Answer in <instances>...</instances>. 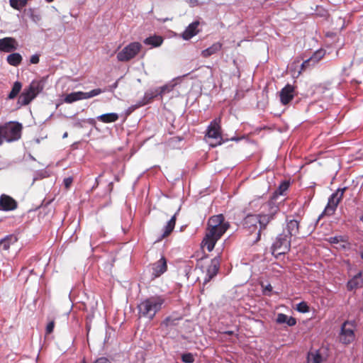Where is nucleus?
<instances>
[{
  "mask_svg": "<svg viewBox=\"0 0 363 363\" xmlns=\"http://www.w3.org/2000/svg\"><path fill=\"white\" fill-rule=\"evenodd\" d=\"M229 226V223L225 221L223 214L211 216L207 223L206 232L201 242V247H206L208 252H211Z\"/></svg>",
  "mask_w": 363,
  "mask_h": 363,
  "instance_id": "obj_1",
  "label": "nucleus"
},
{
  "mask_svg": "<svg viewBox=\"0 0 363 363\" xmlns=\"http://www.w3.org/2000/svg\"><path fill=\"white\" fill-rule=\"evenodd\" d=\"M164 303V298L160 296H150L141 301L138 305L140 317L152 320Z\"/></svg>",
  "mask_w": 363,
  "mask_h": 363,
  "instance_id": "obj_2",
  "label": "nucleus"
},
{
  "mask_svg": "<svg viewBox=\"0 0 363 363\" xmlns=\"http://www.w3.org/2000/svg\"><path fill=\"white\" fill-rule=\"evenodd\" d=\"M22 124L17 121H10L0 125V145L4 140L8 143L16 141L21 138Z\"/></svg>",
  "mask_w": 363,
  "mask_h": 363,
  "instance_id": "obj_3",
  "label": "nucleus"
},
{
  "mask_svg": "<svg viewBox=\"0 0 363 363\" xmlns=\"http://www.w3.org/2000/svg\"><path fill=\"white\" fill-rule=\"evenodd\" d=\"M206 136H207L208 138L216 140V142L214 143H210V146H211L212 147L220 145L228 140L237 142L240 140V138L238 137H233L230 139H224L223 137L221 135L220 126L219 124V121L217 119H215L211 122V123L208 126Z\"/></svg>",
  "mask_w": 363,
  "mask_h": 363,
  "instance_id": "obj_4",
  "label": "nucleus"
},
{
  "mask_svg": "<svg viewBox=\"0 0 363 363\" xmlns=\"http://www.w3.org/2000/svg\"><path fill=\"white\" fill-rule=\"evenodd\" d=\"M43 87L40 82L33 81L26 87L18 99V107L26 106L42 91Z\"/></svg>",
  "mask_w": 363,
  "mask_h": 363,
  "instance_id": "obj_5",
  "label": "nucleus"
},
{
  "mask_svg": "<svg viewBox=\"0 0 363 363\" xmlns=\"http://www.w3.org/2000/svg\"><path fill=\"white\" fill-rule=\"evenodd\" d=\"M268 212L257 215L259 217V229L257 232V237L256 238V241H258L260 239V233L261 231L264 230L267 228V225L273 220L275 219L276 216L279 212V208L277 205L274 204L272 201H269L267 203Z\"/></svg>",
  "mask_w": 363,
  "mask_h": 363,
  "instance_id": "obj_6",
  "label": "nucleus"
},
{
  "mask_svg": "<svg viewBox=\"0 0 363 363\" xmlns=\"http://www.w3.org/2000/svg\"><path fill=\"white\" fill-rule=\"evenodd\" d=\"M347 189V187L346 186L343 188H338L334 193H333L330 196V197L328 198L327 206H325L323 212L318 218L316 222H318V220L323 216V213H325L328 216H331L335 213Z\"/></svg>",
  "mask_w": 363,
  "mask_h": 363,
  "instance_id": "obj_7",
  "label": "nucleus"
},
{
  "mask_svg": "<svg viewBox=\"0 0 363 363\" xmlns=\"http://www.w3.org/2000/svg\"><path fill=\"white\" fill-rule=\"evenodd\" d=\"M347 189V187L346 186L343 188H338L334 193H333L330 196V197L328 198L327 206H325L323 212L318 218L316 222H318V220L323 216V213H325L328 216H331L335 213Z\"/></svg>",
  "mask_w": 363,
  "mask_h": 363,
  "instance_id": "obj_8",
  "label": "nucleus"
},
{
  "mask_svg": "<svg viewBox=\"0 0 363 363\" xmlns=\"http://www.w3.org/2000/svg\"><path fill=\"white\" fill-rule=\"evenodd\" d=\"M355 327L354 321L345 320L340 328L339 342L345 345L351 344L355 339Z\"/></svg>",
  "mask_w": 363,
  "mask_h": 363,
  "instance_id": "obj_9",
  "label": "nucleus"
},
{
  "mask_svg": "<svg viewBox=\"0 0 363 363\" xmlns=\"http://www.w3.org/2000/svg\"><path fill=\"white\" fill-rule=\"evenodd\" d=\"M291 237L284 230L279 234L272 245V254L284 255L290 250Z\"/></svg>",
  "mask_w": 363,
  "mask_h": 363,
  "instance_id": "obj_10",
  "label": "nucleus"
},
{
  "mask_svg": "<svg viewBox=\"0 0 363 363\" xmlns=\"http://www.w3.org/2000/svg\"><path fill=\"white\" fill-rule=\"evenodd\" d=\"M142 48V45L138 42H133L123 48L117 54V60L119 62H128L134 58Z\"/></svg>",
  "mask_w": 363,
  "mask_h": 363,
  "instance_id": "obj_11",
  "label": "nucleus"
},
{
  "mask_svg": "<svg viewBox=\"0 0 363 363\" xmlns=\"http://www.w3.org/2000/svg\"><path fill=\"white\" fill-rule=\"evenodd\" d=\"M220 269V259L219 256L213 258L211 264L207 268L206 274L203 280V286L207 284L213 278H214Z\"/></svg>",
  "mask_w": 363,
  "mask_h": 363,
  "instance_id": "obj_12",
  "label": "nucleus"
},
{
  "mask_svg": "<svg viewBox=\"0 0 363 363\" xmlns=\"http://www.w3.org/2000/svg\"><path fill=\"white\" fill-rule=\"evenodd\" d=\"M18 203L15 199L6 194L0 196V211H10L17 208Z\"/></svg>",
  "mask_w": 363,
  "mask_h": 363,
  "instance_id": "obj_13",
  "label": "nucleus"
},
{
  "mask_svg": "<svg viewBox=\"0 0 363 363\" xmlns=\"http://www.w3.org/2000/svg\"><path fill=\"white\" fill-rule=\"evenodd\" d=\"M167 269V259L164 256L152 264V276L157 278L163 274Z\"/></svg>",
  "mask_w": 363,
  "mask_h": 363,
  "instance_id": "obj_14",
  "label": "nucleus"
},
{
  "mask_svg": "<svg viewBox=\"0 0 363 363\" xmlns=\"http://www.w3.org/2000/svg\"><path fill=\"white\" fill-rule=\"evenodd\" d=\"M17 42L16 39L11 37H6L0 39V51L4 52H11L17 49Z\"/></svg>",
  "mask_w": 363,
  "mask_h": 363,
  "instance_id": "obj_15",
  "label": "nucleus"
},
{
  "mask_svg": "<svg viewBox=\"0 0 363 363\" xmlns=\"http://www.w3.org/2000/svg\"><path fill=\"white\" fill-rule=\"evenodd\" d=\"M188 74H186L182 76H180V77H175L172 81H170L169 83H167L162 86L157 87L156 89L157 90V92L160 93V96H162V95L172 91L174 89V88L175 87V86L178 83H180L182 82V79L184 77H186Z\"/></svg>",
  "mask_w": 363,
  "mask_h": 363,
  "instance_id": "obj_16",
  "label": "nucleus"
},
{
  "mask_svg": "<svg viewBox=\"0 0 363 363\" xmlns=\"http://www.w3.org/2000/svg\"><path fill=\"white\" fill-rule=\"evenodd\" d=\"M294 86L287 84L280 91L279 96L280 101L283 105L288 104L290 101L294 98Z\"/></svg>",
  "mask_w": 363,
  "mask_h": 363,
  "instance_id": "obj_17",
  "label": "nucleus"
},
{
  "mask_svg": "<svg viewBox=\"0 0 363 363\" xmlns=\"http://www.w3.org/2000/svg\"><path fill=\"white\" fill-rule=\"evenodd\" d=\"M259 217L257 215L249 214L243 220L242 225L245 228L248 229L250 233L254 232L257 228Z\"/></svg>",
  "mask_w": 363,
  "mask_h": 363,
  "instance_id": "obj_18",
  "label": "nucleus"
},
{
  "mask_svg": "<svg viewBox=\"0 0 363 363\" xmlns=\"http://www.w3.org/2000/svg\"><path fill=\"white\" fill-rule=\"evenodd\" d=\"M199 25V22L198 21H195L191 23L182 33V38L184 40H189L192 38L194 36L197 35L199 32L198 29V26Z\"/></svg>",
  "mask_w": 363,
  "mask_h": 363,
  "instance_id": "obj_19",
  "label": "nucleus"
},
{
  "mask_svg": "<svg viewBox=\"0 0 363 363\" xmlns=\"http://www.w3.org/2000/svg\"><path fill=\"white\" fill-rule=\"evenodd\" d=\"M286 230L289 237L296 236L299 232V222L296 219L286 218Z\"/></svg>",
  "mask_w": 363,
  "mask_h": 363,
  "instance_id": "obj_20",
  "label": "nucleus"
},
{
  "mask_svg": "<svg viewBox=\"0 0 363 363\" xmlns=\"http://www.w3.org/2000/svg\"><path fill=\"white\" fill-rule=\"evenodd\" d=\"M176 223V213L172 216L170 220L164 227L163 233L160 236L157 241H160L164 238L168 236L174 230Z\"/></svg>",
  "mask_w": 363,
  "mask_h": 363,
  "instance_id": "obj_21",
  "label": "nucleus"
},
{
  "mask_svg": "<svg viewBox=\"0 0 363 363\" xmlns=\"http://www.w3.org/2000/svg\"><path fill=\"white\" fill-rule=\"evenodd\" d=\"M18 241L16 235L11 234L6 235L0 240V246L4 250H8L11 245L15 244Z\"/></svg>",
  "mask_w": 363,
  "mask_h": 363,
  "instance_id": "obj_22",
  "label": "nucleus"
},
{
  "mask_svg": "<svg viewBox=\"0 0 363 363\" xmlns=\"http://www.w3.org/2000/svg\"><path fill=\"white\" fill-rule=\"evenodd\" d=\"M163 38L160 35H153L146 38L143 43L146 45H150L152 48L160 47L163 43Z\"/></svg>",
  "mask_w": 363,
  "mask_h": 363,
  "instance_id": "obj_23",
  "label": "nucleus"
},
{
  "mask_svg": "<svg viewBox=\"0 0 363 363\" xmlns=\"http://www.w3.org/2000/svg\"><path fill=\"white\" fill-rule=\"evenodd\" d=\"M321 54V52L318 53H315L313 56H311L310 58L304 60L301 65V69L302 71L306 70V69L315 65L322 57L323 55L318 56V55Z\"/></svg>",
  "mask_w": 363,
  "mask_h": 363,
  "instance_id": "obj_24",
  "label": "nucleus"
},
{
  "mask_svg": "<svg viewBox=\"0 0 363 363\" xmlns=\"http://www.w3.org/2000/svg\"><path fill=\"white\" fill-rule=\"evenodd\" d=\"M158 96H160V93L157 92L156 88L147 90L145 93L143 101L140 103L139 106H144L150 103L153 99Z\"/></svg>",
  "mask_w": 363,
  "mask_h": 363,
  "instance_id": "obj_25",
  "label": "nucleus"
},
{
  "mask_svg": "<svg viewBox=\"0 0 363 363\" xmlns=\"http://www.w3.org/2000/svg\"><path fill=\"white\" fill-rule=\"evenodd\" d=\"M222 48V45L220 43H215L211 46L202 50L201 56L203 57H208L216 52H218Z\"/></svg>",
  "mask_w": 363,
  "mask_h": 363,
  "instance_id": "obj_26",
  "label": "nucleus"
},
{
  "mask_svg": "<svg viewBox=\"0 0 363 363\" xmlns=\"http://www.w3.org/2000/svg\"><path fill=\"white\" fill-rule=\"evenodd\" d=\"M277 322L279 324L286 323L289 326H294L296 324V318L292 316L289 317L284 313H279L277 318Z\"/></svg>",
  "mask_w": 363,
  "mask_h": 363,
  "instance_id": "obj_27",
  "label": "nucleus"
},
{
  "mask_svg": "<svg viewBox=\"0 0 363 363\" xmlns=\"http://www.w3.org/2000/svg\"><path fill=\"white\" fill-rule=\"evenodd\" d=\"M97 119L106 123H113L118 119V115L116 113H107L99 116Z\"/></svg>",
  "mask_w": 363,
  "mask_h": 363,
  "instance_id": "obj_28",
  "label": "nucleus"
},
{
  "mask_svg": "<svg viewBox=\"0 0 363 363\" xmlns=\"http://www.w3.org/2000/svg\"><path fill=\"white\" fill-rule=\"evenodd\" d=\"M83 91H74L66 95L64 101L67 104H72L79 100L84 99Z\"/></svg>",
  "mask_w": 363,
  "mask_h": 363,
  "instance_id": "obj_29",
  "label": "nucleus"
},
{
  "mask_svg": "<svg viewBox=\"0 0 363 363\" xmlns=\"http://www.w3.org/2000/svg\"><path fill=\"white\" fill-rule=\"evenodd\" d=\"M22 56L18 52H14L7 56V62L12 66L16 67L19 65L22 62Z\"/></svg>",
  "mask_w": 363,
  "mask_h": 363,
  "instance_id": "obj_30",
  "label": "nucleus"
},
{
  "mask_svg": "<svg viewBox=\"0 0 363 363\" xmlns=\"http://www.w3.org/2000/svg\"><path fill=\"white\" fill-rule=\"evenodd\" d=\"M323 357L319 350L311 352L308 354V363H322Z\"/></svg>",
  "mask_w": 363,
  "mask_h": 363,
  "instance_id": "obj_31",
  "label": "nucleus"
},
{
  "mask_svg": "<svg viewBox=\"0 0 363 363\" xmlns=\"http://www.w3.org/2000/svg\"><path fill=\"white\" fill-rule=\"evenodd\" d=\"M362 280L356 279V278L352 277L347 282L346 286L347 291H352L362 287Z\"/></svg>",
  "mask_w": 363,
  "mask_h": 363,
  "instance_id": "obj_32",
  "label": "nucleus"
},
{
  "mask_svg": "<svg viewBox=\"0 0 363 363\" xmlns=\"http://www.w3.org/2000/svg\"><path fill=\"white\" fill-rule=\"evenodd\" d=\"M22 89L21 82L16 81L13 83L11 91L9 92L7 99H13L16 98L18 94L20 93Z\"/></svg>",
  "mask_w": 363,
  "mask_h": 363,
  "instance_id": "obj_33",
  "label": "nucleus"
},
{
  "mask_svg": "<svg viewBox=\"0 0 363 363\" xmlns=\"http://www.w3.org/2000/svg\"><path fill=\"white\" fill-rule=\"evenodd\" d=\"M28 0H9L10 6L18 11L21 10L27 4Z\"/></svg>",
  "mask_w": 363,
  "mask_h": 363,
  "instance_id": "obj_34",
  "label": "nucleus"
},
{
  "mask_svg": "<svg viewBox=\"0 0 363 363\" xmlns=\"http://www.w3.org/2000/svg\"><path fill=\"white\" fill-rule=\"evenodd\" d=\"M104 91H106L105 89H94L88 92H83V98L84 99H90L94 96H98Z\"/></svg>",
  "mask_w": 363,
  "mask_h": 363,
  "instance_id": "obj_35",
  "label": "nucleus"
},
{
  "mask_svg": "<svg viewBox=\"0 0 363 363\" xmlns=\"http://www.w3.org/2000/svg\"><path fill=\"white\" fill-rule=\"evenodd\" d=\"M289 186L290 183L289 181H282L274 194L279 195H284V192L289 189Z\"/></svg>",
  "mask_w": 363,
  "mask_h": 363,
  "instance_id": "obj_36",
  "label": "nucleus"
},
{
  "mask_svg": "<svg viewBox=\"0 0 363 363\" xmlns=\"http://www.w3.org/2000/svg\"><path fill=\"white\" fill-rule=\"evenodd\" d=\"M181 359L184 363H194L195 362L194 354L191 352L183 353Z\"/></svg>",
  "mask_w": 363,
  "mask_h": 363,
  "instance_id": "obj_37",
  "label": "nucleus"
},
{
  "mask_svg": "<svg viewBox=\"0 0 363 363\" xmlns=\"http://www.w3.org/2000/svg\"><path fill=\"white\" fill-rule=\"evenodd\" d=\"M296 310L299 313H306L309 311V306L305 301H301L296 305Z\"/></svg>",
  "mask_w": 363,
  "mask_h": 363,
  "instance_id": "obj_38",
  "label": "nucleus"
},
{
  "mask_svg": "<svg viewBox=\"0 0 363 363\" xmlns=\"http://www.w3.org/2000/svg\"><path fill=\"white\" fill-rule=\"evenodd\" d=\"M181 319L179 318H173L170 316L167 317L163 321V324L166 326H174L177 325L178 323V321Z\"/></svg>",
  "mask_w": 363,
  "mask_h": 363,
  "instance_id": "obj_39",
  "label": "nucleus"
},
{
  "mask_svg": "<svg viewBox=\"0 0 363 363\" xmlns=\"http://www.w3.org/2000/svg\"><path fill=\"white\" fill-rule=\"evenodd\" d=\"M262 288V294L264 296H271L272 293V286L270 284H267L266 286H264L263 284H261Z\"/></svg>",
  "mask_w": 363,
  "mask_h": 363,
  "instance_id": "obj_40",
  "label": "nucleus"
},
{
  "mask_svg": "<svg viewBox=\"0 0 363 363\" xmlns=\"http://www.w3.org/2000/svg\"><path fill=\"white\" fill-rule=\"evenodd\" d=\"M54 328H55V321L54 320L50 321L46 325V328H45L46 335H49V334L52 333L53 332Z\"/></svg>",
  "mask_w": 363,
  "mask_h": 363,
  "instance_id": "obj_41",
  "label": "nucleus"
},
{
  "mask_svg": "<svg viewBox=\"0 0 363 363\" xmlns=\"http://www.w3.org/2000/svg\"><path fill=\"white\" fill-rule=\"evenodd\" d=\"M85 120L84 119H77L73 122L72 125L75 128H82L84 127Z\"/></svg>",
  "mask_w": 363,
  "mask_h": 363,
  "instance_id": "obj_42",
  "label": "nucleus"
},
{
  "mask_svg": "<svg viewBox=\"0 0 363 363\" xmlns=\"http://www.w3.org/2000/svg\"><path fill=\"white\" fill-rule=\"evenodd\" d=\"M28 13L33 21L36 22L40 20V16L38 14H35L33 9H29Z\"/></svg>",
  "mask_w": 363,
  "mask_h": 363,
  "instance_id": "obj_43",
  "label": "nucleus"
},
{
  "mask_svg": "<svg viewBox=\"0 0 363 363\" xmlns=\"http://www.w3.org/2000/svg\"><path fill=\"white\" fill-rule=\"evenodd\" d=\"M342 241H343V238L341 235L330 237L329 238V242L332 244H337Z\"/></svg>",
  "mask_w": 363,
  "mask_h": 363,
  "instance_id": "obj_44",
  "label": "nucleus"
},
{
  "mask_svg": "<svg viewBox=\"0 0 363 363\" xmlns=\"http://www.w3.org/2000/svg\"><path fill=\"white\" fill-rule=\"evenodd\" d=\"M92 363H111V362L108 358H106L105 357H101L97 358Z\"/></svg>",
  "mask_w": 363,
  "mask_h": 363,
  "instance_id": "obj_45",
  "label": "nucleus"
},
{
  "mask_svg": "<svg viewBox=\"0 0 363 363\" xmlns=\"http://www.w3.org/2000/svg\"><path fill=\"white\" fill-rule=\"evenodd\" d=\"M40 61V55L34 54L30 57V62L31 64H38Z\"/></svg>",
  "mask_w": 363,
  "mask_h": 363,
  "instance_id": "obj_46",
  "label": "nucleus"
},
{
  "mask_svg": "<svg viewBox=\"0 0 363 363\" xmlns=\"http://www.w3.org/2000/svg\"><path fill=\"white\" fill-rule=\"evenodd\" d=\"M72 181H73V179L70 177L64 179L63 183H64L65 186L66 188H69L70 186V185L72 184Z\"/></svg>",
  "mask_w": 363,
  "mask_h": 363,
  "instance_id": "obj_47",
  "label": "nucleus"
},
{
  "mask_svg": "<svg viewBox=\"0 0 363 363\" xmlns=\"http://www.w3.org/2000/svg\"><path fill=\"white\" fill-rule=\"evenodd\" d=\"M118 81H119V79L116 80L113 84L108 86V87L106 90L108 91L113 92L118 87Z\"/></svg>",
  "mask_w": 363,
  "mask_h": 363,
  "instance_id": "obj_48",
  "label": "nucleus"
},
{
  "mask_svg": "<svg viewBox=\"0 0 363 363\" xmlns=\"http://www.w3.org/2000/svg\"><path fill=\"white\" fill-rule=\"evenodd\" d=\"M84 120H85V123H87L91 125H95V124H96V121L94 118H87V119H84Z\"/></svg>",
  "mask_w": 363,
  "mask_h": 363,
  "instance_id": "obj_49",
  "label": "nucleus"
},
{
  "mask_svg": "<svg viewBox=\"0 0 363 363\" xmlns=\"http://www.w3.org/2000/svg\"><path fill=\"white\" fill-rule=\"evenodd\" d=\"M354 278H356V279L361 280L362 277V272L359 271L357 274L353 276Z\"/></svg>",
  "mask_w": 363,
  "mask_h": 363,
  "instance_id": "obj_50",
  "label": "nucleus"
},
{
  "mask_svg": "<svg viewBox=\"0 0 363 363\" xmlns=\"http://www.w3.org/2000/svg\"><path fill=\"white\" fill-rule=\"evenodd\" d=\"M140 106L139 105L138 106H131V107H129L127 110V114H130L132 113L133 111H134L135 109V108Z\"/></svg>",
  "mask_w": 363,
  "mask_h": 363,
  "instance_id": "obj_51",
  "label": "nucleus"
},
{
  "mask_svg": "<svg viewBox=\"0 0 363 363\" xmlns=\"http://www.w3.org/2000/svg\"><path fill=\"white\" fill-rule=\"evenodd\" d=\"M223 334L228 335H234V331L233 330H225L223 332Z\"/></svg>",
  "mask_w": 363,
  "mask_h": 363,
  "instance_id": "obj_52",
  "label": "nucleus"
},
{
  "mask_svg": "<svg viewBox=\"0 0 363 363\" xmlns=\"http://www.w3.org/2000/svg\"><path fill=\"white\" fill-rule=\"evenodd\" d=\"M101 177V174H100L98 177L96 178L95 179V184L93 187H94L95 186H98L99 185V179Z\"/></svg>",
  "mask_w": 363,
  "mask_h": 363,
  "instance_id": "obj_53",
  "label": "nucleus"
},
{
  "mask_svg": "<svg viewBox=\"0 0 363 363\" xmlns=\"http://www.w3.org/2000/svg\"><path fill=\"white\" fill-rule=\"evenodd\" d=\"M108 188H109L110 191H112V189H113V182H112L108 184Z\"/></svg>",
  "mask_w": 363,
  "mask_h": 363,
  "instance_id": "obj_54",
  "label": "nucleus"
},
{
  "mask_svg": "<svg viewBox=\"0 0 363 363\" xmlns=\"http://www.w3.org/2000/svg\"><path fill=\"white\" fill-rule=\"evenodd\" d=\"M68 134L67 132H65L63 135H62V138H66L67 137Z\"/></svg>",
  "mask_w": 363,
  "mask_h": 363,
  "instance_id": "obj_55",
  "label": "nucleus"
},
{
  "mask_svg": "<svg viewBox=\"0 0 363 363\" xmlns=\"http://www.w3.org/2000/svg\"><path fill=\"white\" fill-rule=\"evenodd\" d=\"M115 180L118 182L119 181V177L118 176H116L115 177Z\"/></svg>",
  "mask_w": 363,
  "mask_h": 363,
  "instance_id": "obj_56",
  "label": "nucleus"
},
{
  "mask_svg": "<svg viewBox=\"0 0 363 363\" xmlns=\"http://www.w3.org/2000/svg\"><path fill=\"white\" fill-rule=\"evenodd\" d=\"M47 2L50 3L52 2L54 0H45Z\"/></svg>",
  "mask_w": 363,
  "mask_h": 363,
  "instance_id": "obj_57",
  "label": "nucleus"
},
{
  "mask_svg": "<svg viewBox=\"0 0 363 363\" xmlns=\"http://www.w3.org/2000/svg\"><path fill=\"white\" fill-rule=\"evenodd\" d=\"M359 219L363 223V216H362Z\"/></svg>",
  "mask_w": 363,
  "mask_h": 363,
  "instance_id": "obj_58",
  "label": "nucleus"
},
{
  "mask_svg": "<svg viewBox=\"0 0 363 363\" xmlns=\"http://www.w3.org/2000/svg\"><path fill=\"white\" fill-rule=\"evenodd\" d=\"M361 257L363 259V252L361 253Z\"/></svg>",
  "mask_w": 363,
  "mask_h": 363,
  "instance_id": "obj_59",
  "label": "nucleus"
}]
</instances>
